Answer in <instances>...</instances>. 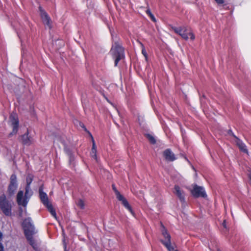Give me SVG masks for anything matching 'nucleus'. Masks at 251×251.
Segmentation results:
<instances>
[{
	"label": "nucleus",
	"mask_w": 251,
	"mask_h": 251,
	"mask_svg": "<svg viewBox=\"0 0 251 251\" xmlns=\"http://www.w3.org/2000/svg\"><path fill=\"white\" fill-rule=\"evenodd\" d=\"M161 242L167 249L168 251H174V249L171 246V241L165 242L164 240H161Z\"/></svg>",
	"instance_id": "18"
},
{
	"label": "nucleus",
	"mask_w": 251,
	"mask_h": 251,
	"mask_svg": "<svg viewBox=\"0 0 251 251\" xmlns=\"http://www.w3.org/2000/svg\"><path fill=\"white\" fill-rule=\"evenodd\" d=\"M39 10L41 18L44 24L50 29L51 28V22L49 15L41 6L39 7Z\"/></svg>",
	"instance_id": "11"
},
{
	"label": "nucleus",
	"mask_w": 251,
	"mask_h": 251,
	"mask_svg": "<svg viewBox=\"0 0 251 251\" xmlns=\"http://www.w3.org/2000/svg\"><path fill=\"white\" fill-rule=\"evenodd\" d=\"M140 44L141 45V47H142V53L145 57V58L146 59H147V58H148V54H147V53L146 50H145V47H144V45L142 43L140 42Z\"/></svg>",
	"instance_id": "24"
},
{
	"label": "nucleus",
	"mask_w": 251,
	"mask_h": 251,
	"mask_svg": "<svg viewBox=\"0 0 251 251\" xmlns=\"http://www.w3.org/2000/svg\"><path fill=\"white\" fill-rule=\"evenodd\" d=\"M171 28L176 34H178L185 40L188 39V35L190 36V38L192 40H194L195 39V36L191 30H188V28L185 26L179 27L171 26Z\"/></svg>",
	"instance_id": "4"
},
{
	"label": "nucleus",
	"mask_w": 251,
	"mask_h": 251,
	"mask_svg": "<svg viewBox=\"0 0 251 251\" xmlns=\"http://www.w3.org/2000/svg\"><path fill=\"white\" fill-rule=\"evenodd\" d=\"M12 127H13L12 131L9 134V137L17 134L19 126H13Z\"/></svg>",
	"instance_id": "22"
},
{
	"label": "nucleus",
	"mask_w": 251,
	"mask_h": 251,
	"mask_svg": "<svg viewBox=\"0 0 251 251\" xmlns=\"http://www.w3.org/2000/svg\"><path fill=\"white\" fill-rule=\"evenodd\" d=\"M227 133L229 135L233 136L234 138L237 139L238 137L233 133L232 130H231V129L228 130Z\"/></svg>",
	"instance_id": "25"
},
{
	"label": "nucleus",
	"mask_w": 251,
	"mask_h": 251,
	"mask_svg": "<svg viewBox=\"0 0 251 251\" xmlns=\"http://www.w3.org/2000/svg\"><path fill=\"white\" fill-rule=\"evenodd\" d=\"M236 143L237 146L238 147L240 150L243 152L247 153L248 152V150L247 149V147L246 145L242 142V140H241L240 139L237 138V139H236Z\"/></svg>",
	"instance_id": "15"
},
{
	"label": "nucleus",
	"mask_w": 251,
	"mask_h": 251,
	"mask_svg": "<svg viewBox=\"0 0 251 251\" xmlns=\"http://www.w3.org/2000/svg\"><path fill=\"white\" fill-rule=\"evenodd\" d=\"M105 97V99L106 100H107L108 102L111 103V102L109 101V100L107 99V98H106V97Z\"/></svg>",
	"instance_id": "31"
},
{
	"label": "nucleus",
	"mask_w": 251,
	"mask_h": 251,
	"mask_svg": "<svg viewBox=\"0 0 251 251\" xmlns=\"http://www.w3.org/2000/svg\"><path fill=\"white\" fill-rule=\"evenodd\" d=\"M39 197L41 202L48 209V211L54 217H56V213L55 210L53 208L51 203L49 202V198L47 194L43 191V186L40 187L39 189Z\"/></svg>",
	"instance_id": "3"
},
{
	"label": "nucleus",
	"mask_w": 251,
	"mask_h": 251,
	"mask_svg": "<svg viewBox=\"0 0 251 251\" xmlns=\"http://www.w3.org/2000/svg\"><path fill=\"white\" fill-rule=\"evenodd\" d=\"M191 194L195 198L200 197L205 198L207 197L203 187L198 186L197 184L193 185V189L191 190Z\"/></svg>",
	"instance_id": "9"
},
{
	"label": "nucleus",
	"mask_w": 251,
	"mask_h": 251,
	"mask_svg": "<svg viewBox=\"0 0 251 251\" xmlns=\"http://www.w3.org/2000/svg\"><path fill=\"white\" fill-rule=\"evenodd\" d=\"M0 208L6 216L11 215L12 204L7 200L5 194H2L0 196Z\"/></svg>",
	"instance_id": "6"
},
{
	"label": "nucleus",
	"mask_w": 251,
	"mask_h": 251,
	"mask_svg": "<svg viewBox=\"0 0 251 251\" xmlns=\"http://www.w3.org/2000/svg\"><path fill=\"white\" fill-rule=\"evenodd\" d=\"M2 237V234L0 232V251H4V248L2 244L1 243V240Z\"/></svg>",
	"instance_id": "26"
},
{
	"label": "nucleus",
	"mask_w": 251,
	"mask_h": 251,
	"mask_svg": "<svg viewBox=\"0 0 251 251\" xmlns=\"http://www.w3.org/2000/svg\"><path fill=\"white\" fill-rule=\"evenodd\" d=\"M67 154L69 156L70 160L74 159V155L73 153L71 152V151H68L67 152Z\"/></svg>",
	"instance_id": "27"
},
{
	"label": "nucleus",
	"mask_w": 251,
	"mask_h": 251,
	"mask_svg": "<svg viewBox=\"0 0 251 251\" xmlns=\"http://www.w3.org/2000/svg\"><path fill=\"white\" fill-rule=\"evenodd\" d=\"M29 134V130L27 129L25 134L19 137L18 140L23 146H30L34 143V139Z\"/></svg>",
	"instance_id": "10"
},
{
	"label": "nucleus",
	"mask_w": 251,
	"mask_h": 251,
	"mask_svg": "<svg viewBox=\"0 0 251 251\" xmlns=\"http://www.w3.org/2000/svg\"><path fill=\"white\" fill-rule=\"evenodd\" d=\"M145 136L151 144H155L156 143V140L154 137L150 134H146Z\"/></svg>",
	"instance_id": "21"
},
{
	"label": "nucleus",
	"mask_w": 251,
	"mask_h": 251,
	"mask_svg": "<svg viewBox=\"0 0 251 251\" xmlns=\"http://www.w3.org/2000/svg\"><path fill=\"white\" fill-rule=\"evenodd\" d=\"M111 51H112L113 58L115 59V66H117L118 62L125 57V49L122 46L116 42L114 47L112 48Z\"/></svg>",
	"instance_id": "5"
},
{
	"label": "nucleus",
	"mask_w": 251,
	"mask_h": 251,
	"mask_svg": "<svg viewBox=\"0 0 251 251\" xmlns=\"http://www.w3.org/2000/svg\"><path fill=\"white\" fill-rule=\"evenodd\" d=\"M85 131H87L88 132V133L90 135L91 133L89 131H87L86 128L85 127V126L83 125V126H81Z\"/></svg>",
	"instance_id": "29"
},
{
	"label": "nucleus",
	"mask_w": 251,
	"mask_h": 251,
	"mask_svg": "<svg viewBox=\"0 0 251 251\" xmlns=\"http://www.w3.org/2000/svg\"><path fill=\"white\" fill-rule=\"evenodd\" d=\"M32 195V192L30 190V187H25V194L24 196L23 191L20 190L18 192L16 197V201L18 204L26 207Z\"/></svg>",
	"instance_id": "2"
},
{
	"label": "nucleus",
	"mask_w": 251,
	"mask_h": 251,
	"mask_svg": "<svg viewBox=\"0 0 251 251\" xmlns=\"http://www.w3.org/2000/svg\"><path fill=\"white\" fill-rule=\"evenodd\" d=\"M22 226L24 234L27 241L34 250H36L37 245L33 236L36 233L37 231L35 230L34 226L31 222L30 219H25L23 223Z\"/></svg>",
	"instance_id": "1"
},
{
	"label": "nucleus",
	"mask_w": 251,
	"mask_h": 251,
	"mask_svg": "<svg viewBox=\"0 0 251 251\" xmlns=\"http://www.w3.org/2000/svg\"><path fill=\"white\" fill-rule=\"evenodd\" d=\"M146 14L149 16V17L150 18L151 20L153 22H156V20L154 17V16L152 14L150 9L149 8H148L147 10L146 11Z\"/></svg>",
	"instance_id": "19"
},
{
	"label": "nucleus",
	"mask_w": 251,
	"mask_h": 251,
	"mask_svg": "<svg viewBox=\"0 0 251 251\" xmlns=\"http://www.w3.org/2000/svg\"><path fill=\"white\" fill-rule=\"evenodd\" d=\"M18 185L17 176L13 174L10 176V183L7 188V193L9 196L11 197L14 195L18 188Z\"/></svg>",
	"instance_id": "8"
},
{
	"label": "nucleus",
	"mask_w": 251,
	"mask_h": 251,
	"mask_svg": "<svg viewBox=\"0 0 251 251\" xmlns=\"http://www.w3.org/2000/svg\"><path fill=\"white\" fill-rule=\"evenodd\" d=\"M175 251H178V250H175Z\"/></svg>",
	"instance_id": "32"
},
{
	"label": "nucleus",
	"mask_w": 251,
	"mask_h": 251,
	"mask_svg": "<svg viewBox=\"0 0 251 251\" xmlns=\"http://www.w3.org/2000/svg\"><path fill=\"white\" fill-rule=\"evenodd\" d=\"M10 120L11 122L12 126H19V121L18 116L16 114H11L9 117Z\"/></svg>",
	"instance_id": "16"
},
{
	"label": "nucleus",
	"mask_w": 251,
	"mask_h": 251,
	"mask_svg": "<svg viewBox=\"0 0 251 251\" xmlns=\"http://www.w3.org/2000/svg\"><path fill=\"white\" fill-rule=\"evenodd\" d=\"M112 187V189L116 195L117 200L121 201L124 207L127 209L132 215H133L134 212L126 199L121 194L120 192L116 189L114 184H113Z\"/></svg>",
	"instance_id": "7"
},
{
	"label": "nucleus",
	"mask_w": 251,
	"mask_h": 251,
	"mask_svg": "<svg viewBox=\"0 0 251 251\" xmlns=\"http://www.w3.org/2000/svg\"><path fill=\"white\" fill-rule=\"evenodd\" d=\"M162 227L163 228V229L162 230V234L163 235L165 240H164L165 242H169L171 241V236L167 232V229L165 228L164 226L161 224Z\"/></svg>",
	"instance_id": "17"
},
{
	"label": "nucleus",
	"mask_w": 251,
	"mask_h": 251,
	"mask_svg": "<svg viewBox=\"0 0 251 251\" xmlns=\"http://www.w3.org/2000/svg\"><path fill=\"white\" fill-rule=\"evenodd\" d=\"M64 251H68L67 250V247H66V245H65L64 246Z\"/></svg>",
	"instance_id": "30"
},
{
	"label": "nucleus",
	"mask_w": 251,
	"mask_h": 251,
	"mask_svg": "<svg viewBox=\"0 0 251 251\" xmlns=\"http://www.w3.org/2000/svg\"><path fill=\"white\" fill-rule=\"evenodd\" d=\"M175 192V193L181 202H185V197L183 194V191H182L178 185H175L174 187Z\"/></svg>",
	"instance_id": "13"
},
{
	"label": "nucleus",
	"mask_w": 251,
	"mask_h": 251,
	"mask_svg": "<svg viewBox=\"0 0 251 251\" xmlns=\"http://www.w3.org/2000/svg\"><path fill=\"white\" fill-rule=\"evenodd\" d=\"M163 156L167 161L173 162L176 159L175 154L170 149H166L163 151Z\"/></svg>",
	"instance_id": "12"
},
{
	"label": "nucleus",
	"mask_w": 251,
	"mask_h": 251,
	"mask_svg": "<svg viewBox=\"0 0 251 251\" xmlns=\"http://www.w3.org/2000/svg\"><path fill=\"white\" fill-rule=\"evenodd\" d=\"M33 179V176L32 175H28L26 178V184L25 187H30V184Z\"/></svg>",
	"instance_id": "20"
},
{
	"label": "nucleus",
	"mask_w": 251,
	"mask_h": 251,
	"mask_svg": "<svg viewBox=\"0 0 251 251\" xmlns=\"http://www.w3.org/2000/svg\"><path fill=\"white\" fill-rule=\"evenodd\" d=\"M218 4H222L224 3V0H215Z\"/></svg>",
	"instance_id": "28"
},
{
	"label": "nucleus",
	"mask_w": 251,
	"mask_h": 251,
	"mask_svg": "<svg viewBox=\"0 0 251 251\" xmlns=\"http://www.w3.org/2000/svg\"><path fill=\"white\" fill-rule=\"evenodd\" d=\"M77 205L81 209L84 208L85 204L83 201L81 199H79L77 203Z\"/></svg>",
	"instance_id": "23"
},
{
	"label": "nucleus",
	"mask_w": 251,
	"mask_h": 251,
	"mask_svg": "<svg viewBox=\"0 0 251 251\" xmlns=\"http://www.w3.org/2000/svg\"><path fill=\"white\" fill-rule=\"evenodd\" d=\"M90 136L92 139V147L91 149V151L90 152V155L92 157L94 158L95 160H97V147L96 145V143L95 142V140L94 139L93 137L92 136V134H90Z\"/></svg>",
	"instance_id": "14"
}]
</instances>
